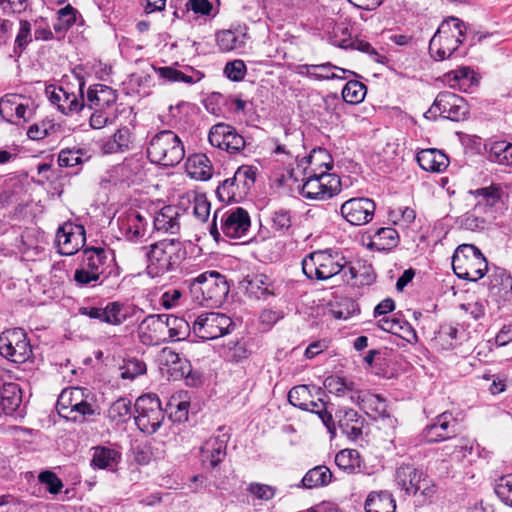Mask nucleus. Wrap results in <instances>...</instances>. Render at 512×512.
I'll return each instance as SVG.
<instances>
[{
    "mask_svg": "<svg viewBox=\"0 0 512 512\" xmlns=\"http://www.w3.org/2000/svg\"><path fill=\"white\" fill-rule=\"evenodd\" d=\"M340 428L347 434L357 436L361 432V421L358 413L353 409L339 411L336 414Z\"/></svg>",
    "mask_w": 512,
    "mask_h": 512,
    "instance_id": "obj_44",
    "label": "nucleus"
},
{
    "mask_svg": "<svg viewBox=\"0 0 512 512\" xmlns=\"http://www.w3.org/2000/svg\"><path fill=\"white\" fill-rule=\"evenodd\" d=\"M46 93L50 101L57 105L64 114L79 112L85 108L84 98H80L74 93H68L62 87L47 88Z\"/></svg>",
    "mask_w": 512,
    "mask_h": 512,
    "instance_id": "obj_22",
    "label": "nucleus"
},
{
    "mask_svg": "<svg viewBox=\"0 0 512 512\" xmlns=\"http://www.w3.org/2000/svg\"><path fill=\"white\" fill-rule=\"evenodd\" d=\"M465 32V23L456 17H449L442 21L430 40L431 56L440 61L449 58L463 42Z\"/></svg>",
    "mask_w": 512,
    "mask_h": 512,
    "instance_id": "obj_1",
    "label": "nucleus"
},
{
    "mask_svg": "<svg viewBox=\"0 0 512 512\" xmlns=\"http://www.w3.org/2000/svg\"><path fill=\"white\" fill-rule=\"evenodd\" d=\"M311 398L310 390L306 385L293 387L288 393L289 402L303 410Z\"/></svg>",
    "mask_w": 512,
    "mask_h": 512,
    "instance_id": "obj_53",
    "label": "nucleus"
},
{
    "mask_svg": "<svg viewBox=\"0 0 512 512\" xmlns=\"http://www.w3.org/2000/svg\"><path fill=\"white\" fill-rule=\"evenodd\" d=\"M228 435L211 437L204 442L201 447V458L203 462H209L212 467H216L226 456V447Z\"/></svg>",
    "mask_w": 512,
    "mask_h": 512,
    "instance_id": "obj_25",
    "label": "nucleus"
},
{
    "mask_svg": "<svg viewBox=\"0 0 512 512\" xmlns=\"http://www.w3.org/2000/svg\"><path fill=\"white\" fill-rule=\"evenodd\" d=\"M193 299L203 306H219L229 293L225 277L216 271L204 272L190 282Z\"/></svg>",
    "mask_w": 512,
    "mask_h": 512,
    "instance_id": "obj_2",
    "label": "nucleus"
},
{
    "mask_svg": "<svg viewBox=\"0 0 512 512\" xmlns=\"http://www.w3.org/2000/svg\"><path fill=\"white\" fill-rule=\"evenodd\" d=\"M147 155L153 163L173 167L182 161L185 150L177 134L164 130L150 140Z\"/></svg>",
    "mask_w": 512,
    "mask_h": 512,
    "instance_id": "obj_4",
    "label": "nucleus"
},
{
    "mask_svg": "<svg viewBox=\"0 0 512 512\" xmlns=\"http://www.w3.org/2000/svg\"><path fill=\"white\" fill-rule=\"evenodd\" d=\"M364 508L366 512H395L396 503L388 491H372L368 494Z\"/></svg>",
    "mask_w": 512,
    "mask_h": 512,
    "instance_id": "obj_34",
    "label": "nucleus"
},
{
    "mask_svg": "<svg viewBox=\"0 0 512 512\" xmlns=\"http://www.w3.org/2000/svg\"><path fill=\"white\" fill-rule=\"evenodd\" d=\"M161 369L167 368V373L172 377L184 375L183 361L171 348L165 347L161 350L159 357Z\"/></svg>",
    "mask_w": 512,
    "mask_h": 512,
    "instance_id": "obj_39",
    "label": "nucleus"
},
{
    "mask_svg": "<svg viewBox=\"0 0 512 512\" xmlns=\"http://www.w3.org/2000/svg\"><path fill=\"white\" fill-rule=\"evenodd\" d=\"M359 458V453L353 449H345L338 452L335 456V463L342 469L353 468Z\"/></svg>",
    "mask_w": 512,
    "mask_h": 512,
    "instance_id": "obj_59",
    "label": "nucleus"
},
{
    "mask_svg": "<svg viewBox=\"0 0 512 512\" xmlns=\"http://www.w3.org/2000/svg\"><path fill=\"white\" fill-rule=\"evenodd\" d=\"M232 320L222 313L208 312L202 313L193 322V333L200 339L212 340L226 333Z\"/></svg>",
    "mask_w": 512,
    "mask_h": 512,
    "instance_id": "obj_12",
    "label": "nucleus"
},
{
    "mask_svg": "<svg viewBox=\"0 0 512 512\" xmlns=\"http://www.w3.org/2000/svg\"><path fill=\"white\" fill-rule=\"evenodd\" d=\"M209 142L229 153L239 152L245 146L244 138L236 132L235 128L225 123H218L210 129Z\"/></svg>",
    "mask_w": 512,
    "mask_h": 512,
    "instance_id": "obj_17",
    "label": "nucleus"
},
{
    "mask_svg": "<svg viewBox=\"0 0 512 512\" xmlns=\"http://www.w3.org/2000/svg\"><path fill=\"white\" fill-rule=\"evenodd\" d=\"M323 384L330 393H335L337 395H344L347 391H354L352 382H348L345 379L334 375L327 377Z\"/></svg>",
    "mask_w": 512,
    "mask_h": 512,
    "instance_id": "obj_50",
    "label": "nucleus"
},
{
    "mask_svg": "<svg viewBox=\"0 0 512 512\" xmlns=\"http://www.w3.org/2000/svg\"><path fill=\"white\" fill-rule=\"evenodd\" d=\"M399 242L398 232L391 227L379 228L371 238L370 246L377 250H390Z\"/></svg>",
    "mask_w": 512,
    "mask_h": 512,
    "instance_id": "obj_38",
    "label": "nucleus"
},
{
    "mask_svg": "<svg viewBox=\"0 0 512 512\" xmlns=\"http://www.w3.org/2000/svg\"><path fill=\"white\" fill-rule=\"evenodd\" d=\"M85 230L82 225L64 223L56 233V244L62 255H74L85 244Z\"/></svg>",
    "mask_w": 512,
    "mask_h": 512,
    "instance_id": "obj_16",
    "label": "nucleus"
},
{
    "mask_svg": "<svg viewBox=\"0 0 512 512\" xmlns=\"http://www.w3.org/2000/svg\"><path fill=\"white\" fill-rule=\"evenodd\" d=\"M155 71L161 78L166 79L170 82H193L192 76L187 75L173 67H159L155 68Z\"/></svg>",
    "mask_w": 512,
    "mask_h": 512,
    "instance_id": "obj_55",
    "label": "nucleus"
},
{
    "mask_svg": "<svg viewBox=\"0 0 512 512\" xmlns=\"http://www.w3.org/2000/svg\"><path fill=\"white\" fill-rule=\"evenodd\" d=\"M346 261L344 257L332 250H319L310 253L302 261L304 274L310 279L326 280L344 272Z\"/></svg>",
    "mask_w": 512,
    "mask_h": 512,
    "instance_id": "obj_6",
    "label": "nucleus"
},
{
    "mask_svg": "<svg viewBox=\"0 0 512 512\" xmlns=\"http://www.w3.org/2000/svg\"><path fill=\"white\" fill-rule=\"evenodd\" d=\"M194 215L202 222H205L210 215V202L203 194H196L194 197Z\"/></svg>",
    "mask_w": 512,
    "mask_h": 512,
    "instance_id": "obj_61",
    "label": "nucleus"
},
{
    "mask_svg": "<svg viewBox=\"0 0 512 512\" xmlns=\"http://www.w3.org/2000/svg\"><path fill=\"white\" fill-rule=\"evenodd\" d=\"M489 160L501 165H512V144L505 141L491 143Z\"/></svg>",
    "mask_w": 512,
    "mask_h": 512,
    "instance_id": "obj_45",
    "label": "nucleus"
},
{
    "mask_svg": "<svg viewBox=\"0 0 512 512\" xmlns=\"http://www.w3.org/2000/svg\"><path fill=\"white\" fill-rule=\"evenodd\" d=\"M76 20V11L70 5L58 11L57 22L54 24V29L63 31L69 28Z\"/></svg>",
    "mask_w": 512,
    "mask_h": 512,
    "instance_id": "obj_58",
    "label": "nucleus"
},
{
    "mask_svg": "<svg viewBox=\"0 0 512 512\" xmlns=\"http://www.w3.org/2000/svg\"><path fill=\"white\" fill-rule=\"evenodd\" d=\"M271 228L278 233H285L291 227V218L287 211H275L269 221Z\"/></svg>",
    "mask_w": 512,
    "mask_h": 512,
    "instance_id": "obj_57",
    "label": "nucleus"
},
{
    "mask_svg": "<svg viewBox=\"0 0 512 512\" xmlns=\"http://www.w3.org/2000/svg\"><path fill=\"white\" fill-rule=\"evenodd\" d=\"M304 410L317 413L323 424L327 427L329 432L335 434V423L332 414L326 410L325 403L321 400L314 401L312 398L308 401Z\"/></svg>",
    "mask_w": 512,
    "mask_h": 512,
    "instance_id": "obj_48",
    "label": "nucleus"
},
{
    "mask_svg": "<svg viewBox=\"0 0 512 512\" xmlns=\"http://www.w3.org/2000/svg\"><path fill=\"white\" fill-rule=\"evenodd\" d=\"M250 228V217L243 208H232L221 215V229L227 237L241 238Z\"/></svg>",
    "mask_w": 512,
    "mask_h": 512,
    "instance_id": "obj_19",
    "label": "nucleus"
},
{
    "mask_svg": "<svg viewBox=\"0 0 512 512\" xmlns=\"http://www.w3.org/2000/svg\"><path fill=\"white\" fill-rule=\"evenodd\" d=\"M185 257L182 243L176 239H164L150 246L147 253L148 274L158 277L177 267Z\"/></svg>",
    "mask_w": 512,
    "mask_h": 512,
    "instance_id": "obj_3",
    "label": "nucleus"
},
{
    "mask_svg": "<svg viewBox=\"0 0 512 512\" xmlns=\"http://www.w3.org/2000/svg\"><path fill=\"white\" fill-rule=\"evenodd\" d=\"M0 354L15 363H23L32 354L26 332L21 328L9 329L0 335Z\"/></svg>",
    "mask_w": 512,
    "mask_h": 512,
    "instance_id": "obj_9",
    "label": "nucleus"
},
{
    "mask_svg": "<svg viewBox=\"0 0 512 512\" xmlns=\"http://www.w3.org/2000/svg\"><path fill=\"white\" fill-rule=\"evenodd\" d=\"M108 417L117 424L128 421L131 417V401L125 398L116 400L108 410Z\"/></svg>",
    "mask_w": 512,
    "mask_h": 512,
    "instance_id": "obj_47",
    "label": "nucleus"
},
{
    "mask_svg": "<svg viewBox=\"0 0 512 512\" xmlns=\"http://www.w3.org/2000/svg\"><path fill=\"white\" fill-rule=\"evenodd\" d=\"M36 110L34 101L21 94H6L0 99V114L11 123L27 122Z\"/></svg>",
    "mask_w": 512,
    "mask_h": 512,
    "instance_id": "obj_11",
    "label": "nucleus"
},
{
    "mask_svg": "<svg viewBox=\"0 0 512 512\" xmlns=\"http://www.w3.org/2000/svg\"><path fill=\"white\" fill-rule=\"evenodd\" d=\"M256 171L252 166L243 165L237 169L234 174V180L237 186L242 185L248 188L255 181Z\"/></svg>",
    "mask_w": 512,
    "mask_h": 512,
    "instance_id": "obj_60",
    "label": "nucleus"
},
{
    "mask_svg": "<svg viewBox=\"0 0 512 512\" xmlns=\"http://www.w3.org/2000/svg\"><path fill=\"white\" fill-rule=\"evenodd\" d=\"M103 322L112 325H119L126 319V314L123 312V305L118 302L109 303L103 308Z\"/></svg>",
    "mask_w": 512,
    "mask_h": 512,
    "instance_id": "obj_51",
    "label": "nucleus"
},
{
    "mask_svg": "<svg viewBox=\"0 0 512 512\" xmlns=\"http://www.w3.org/2000/svg\"><path fill=\"white\" fill-rule=\"evenodd\" d=\"M417 161L420 167L429 172H442L449 165L446 154L438 149H424L417 154Z\"/></svg>",
    "mask_w": 512,
    "mask_h": 512,
    "instance_id": "obj_30",
    "label": "nucleus"
},
{
    "mask_svg": "<svg viewBox=\"0 0 512 512\" xmlns=\"http://www.w3.org/2000/svg\"><path fill=\"white\" fill-rule=\"evenodd\" d=\"M474 80V72L468 67H462L444 75L443 81L452 88L466 90Z\"/></svg>",
    "mask_w": 512,
    "mask_h": 512,
    "instance_id": "obj_42",
    "label": "nucleus"
},
{
    "mask_svg": "<svg viewBox=\"0 0 512 512\" xmlns=\"http://www.w3.org/2000/svg\"><path fill=\"white\" fill-rule=\"evenodd\" d=\"M187 174L195 180H208L212 176V164L205 154H194L190 156L186 163Z\"/></svg>",
    "mask_w": 512,
    "mask_h": 512,
    "instance_id": "obj_33",
    "label": "nucleus"
},
{
    "mask_svg": "<svg viewBox=\"0 0 512 512\" xmlns=\"http://www.w3.org/2000/svg\"><path fill=\"white\" fill-rule=\"evenodd\" d=\"M154 227L157 231L175 234L180 229L179 211L174 206H165L154 217Z\"/></svg>",
    "mask_w": 512,
    "mask_h": 512,
    "instance_id": "obj_32",
    "label": "nucleus"
},
{
    "mask_svg": "<svg viewBox=\"0 0 512 512\" xmlns=\"http://www.w3.org/2000/svg\"><path fill=\"white\" fill-rule=\"evenodd\" d=\"M332 473L326 466H316L309 470L302 479L305 488H315L327 485L331 481Z\"/></svg>",
    "mask_w": 512,
    "mask_h": 512,
    "instance_id": "obj_43",
    "label": "nucleus"
},
{
    "mask_svg": "<svg viewBox=\"0 0 512 512\" xmlns=\"http://www.w3.org/2000/svg\"><path fill=\"white\" fill-rule=\"evenodd\" d=\"M116 100V92L111 87L97 84L88 89L84 104L90 110L112 111Z\"/></svg>",
    "mask_w": 512,
    "mask_h": 512,
    "instance_id": "obj_21",
    "label": "nucleus"
},
{
    "mask_svg": "<svg viewBox=\"0 0 512 512\" xmlns=\"http://www.w3.org/2000/svg\"><path fill=\"white\" fill-rule=\"evenodd\" d=\"M366 95V87L359 81H349L342 90L343 100L350 104L361 102Z\"/></svg>",
    "mask_w": 512,
    "mask_h": 512,
    "instance_id": "obj_49",
    "label": "nucleus"
},
{
    "mask_svg": "<svg viewBox=\"0 0 512 512\" xmlns=\"http://www.w3.org/2000/svg\"><path fill=\"white\" fill-rule=\"evenodd\" d=\"M94 403V395L89 389L70 387L61 392L56 408L61 417L78 421L86 415L94 414Z\"/></svg>",
    "mask_w": 512,
    "mask_h": 512,
    "instance_id": "obj_5",
    "label": "nucleus"
},
{
    "mask_svg": "<svg viewBox=\"0 0 512 512\" xmlns=\"http://www.w3.org/2000/svg\"><path fill=\"white\" fill-rule=\"evenodd\" d=\"M452 267L459 278L470 281L481 279L488 270L486 258L477 247L471 244H462L456 248Z\"/></svg>",
    "mask_w": 512,
    "mask_h": 512,
    "instance_id": "obj_7",
    "label": "nucleus"
},
{
    "mask_svg": "<svg viewBox=\"0 0 512 512\" xmlns=\"http://www.w3.org/2000/svg\"><path fill=\"white\" fill-rule=\"evenodd\" d=\"M342 216L352 225L370 222L375 213V203L368 198H352L341 206Z\"/></svg>",
    "mask_w": 512,
    "mask_h": 512,
    "instance_id": "obj_18",
    "label": "nucleus"
},
{
    "mask_svg": "<svg viewBox=\"0 0 512 512\" xmlns=\"http://www.w3.org/2000/svg\"><path fill=\"white\" fill-rule=\"evenodd\" d=\"M475 196L474 213L494 217L497 211H501L505 204V195L499 185H490L475 191H470Z\"/></svg>",
    "mask_w": 512,
    "mask_h": 512,
    "instance_id": "obj_15",
    "label": "nucleus"
},
{
    "mask_svg": "<svg viewBox=\"0 0 512 512\" xmlns=\"http://www.w3.org/2000/svg\"><path fill=\"white\" fill-rule=\"evenodd\" d=\"M301 166H304V175L329 174L331 169L330 155L325 149L313 150L307 158L302 160Z\"/></svg>",
    "mask_w": 512,
    "mask_h": 512,
    "instance_id": "obj_29",
    "label": "nucleus"
},
{
    "mask_svg": "<svg viewBox=\"0 0 512 512\" xmlns=\"http://www.w3.org/2000/svg\"><path fill=\"white\" fill-rule=\"evenodd\" d=\"M36 110L34 101L21 94H6L0 99V114L11 123L27 122Z\"/></svg>",
    "mask_w": 512,
    "mask_h": 512,
    "instance_id": "obj_10",
    "label": "nucleus"
},
{
    "mask_svg": "<svg viewBox=\"0 0 512 512\" xmlns=\"http://www.w3.org/2000/svg\"><path fill=\"white\" fill-rule=\"evenodd\" d=\"M138 415L135 421L140 430L153 434L160 428L165 415L157 395L147 394L140 396L135 403Z\"/></svg>",
    "mask_w": 512,
    "mask_h": 512,
    "instance_id": "obj_8",
    "label": "nucleus"
},
{
    "mask_svg": "<svg viewBox=\"0 0 512 512\" xmlns=\"http://www.w3.org/2000/svg\"><path fill=\"white\" fill-rule=\"evenodd\" d=\"M92 153L80 147L62 149L58 155V163L61 167H75L88 161Z\"/></svg>",
    "mask_w": 512,
    "mask_h": 512,
    "instance_id": "obj_37",
    "label": "nucleus"
},
{
    "mask_svg": "<svg viewBox=\"0 0 512 512\" xmlns=\"http://www.w3.org/2000/svg\"><path fill=\"white\" fill-rule=\"evenodd\" d=\"M224 72L233 81H240L246 73V66L242 60H234L226 64Z\"/></svg>",
    "mask_w": 512,
    "mask_h": 512,
    "instance_id": "obj_64",
    "label": "nucleus"
},
{
    "mask_svg": "<svg viewBox=\"0 0 512 512\" xmlns=\"http://www.w3.org/2000/svg\"><path fill=\"white\" fill-rule=\"evenodd\" d=\"M466 114L464 100L452 92H441L426 113L427 118L442 116L446 119L459 120Z\"/></svg>",
    "mask_w": 512,
    "mask_h": 512,
    "instance_id": "obj_14",
    "label": "nucleus"
},
{
    "mask_svg": "<svg viewBox=\"0 0 512 512\" xmlns=\"http://www.w3.org/2000/svg\"><path fill=\"white\" fill-rule=\"evenodd\" d=\"M131 143V134L128 128L119 129L108 141L103 145V151L106 154L116 153L128 148Z\"/></svg>",
    "mask_w": 512,
    "mask_h": 512,
    "instance_id": "obj_46",
    "label": "nucleus"
},
{
    "mask_svg": "<svg viewBox=\"0 0 512 512\" xmlns=\"http://www.w3.org/2000/svg\"><path fill=\"white\" fill-rule=\"evenodd\" d=\"M92 450L91 465L93 467L112 472L116 471L122 459L121 452L118 449L108 446H96Z\"/></svg>",
    "mask_w": 512,
    "mask_h": 512,
    "instance_id": "obj_28",
    "label": "nucleus"
},
{
    "mask_svg": "<svg viewBox=\"0 0 512 512\" xmlns=\"http://www.w3.org/2000/svg\"><path fill=\"white\" fill-rule=\"evenodd\" d=\"M379 326L381 329L393 334H400L401 332L411 330L407 322L400 321L398 318H383L380 320Z\"/></svg>",
    "mask_w": 512,
    "mask_h": 512,
    "instance_id": "obj_63",
    "label": "nucleus"
},
{
    "mask_svg": "<svg viewBox=\"0 0 512 512\" xmlns=\"http://www.w3.org/2000/svg\"><path fill=\"white\" fill-rule=\"evenodd\" d=\"M344 280L353 286L370 285L374 281V274L369 266L359 265V268L350 266L344 270Z\"/></svg>",
    "mask_w": 512,
    "mask_h": 512,
    "instance_id": "obj_41",
    "label": "nucleus"
},
{
    "mask_svg": "<svg viewBox=\"0 0 512 512\" xmlns=\"http://www.w3.org/2000/svg\"><path fill=\"white\" fill-rule=\"evenodd\" d=\"M107 263V253L102 248H90L84 250L82 265L86 269L95 272L98 276L104 273Z\"/></svg>",
    "mask_w": 512,
    "mask_h": 512,
    "instance_id": "obj_36",
    "label": "nucleus"
},
{
    "mask_svg": "<svg viewBox=\"0 0 512 512\" xmlns=\"http://www.w3.org/2000/svg\"><path fill=\"white\" fill-rule=\"evenodd\" d=\"M398 485L409 494H416L425 484L423 473L412 465H402L396 471Z\"/></svg>",
    "mask_w": 512,
    "mask_h": 512,
    "instance_id": "obj_27",
    "label": "nucleus"
},
{
    "mask_svg": "<svg viewBox=\"0 0 512 512\" xmlns=\"http://www.w3.org/2000/svg\"><path fill=\"white\" fill-rule=\"evenodd\" d=\"M302 194L309 199H327L340 191V179L334 174L304 175Z\"/></svg>",
    "mask_w": 512,
    "mask_h": 512,
    "instance_id": "obj_13",
    "label": "nucleus"
},
{
    "mask_svg": "<svg viewBox=\"0 0 512 512\" xmlns=\"http://www.w3.org/2000/svg\"><path fill=\"white\" fill-rule=\"evenodd\" d=\"M167 340H183L190 334V325L187 320L173 315L165 314Z\"/></svg>",
    "mask_w": 512,
    "mask_h": 512,
    "instance_id": "obj_40",
    "label": "nucleus"
},
{
    "mask_svg": "<svg viewBox=\"0 0 512 512\" xmlns=\"http://www.w3.org/2000/svg\"><path fill=\"white\" fill-rule=\"evenodd\" d=\"M351 400L358 403L371 417L377 418L387 415L386 401L378 395L358 392L356 396H351Z\"/></svg>",
    "mask_w": 512,
    "mask_h": 512,
    "instance_id": "obj_31",
    "label": "nucleus"
},
{
    "mask_svg": "<svg viewBox=\"0 0 512 512\" xmlns=\"http://www.w3.org/2000/svg\"><path fill=\"white\" fill-rule=\"evenodd\" d=\"M21 403V390L15 383L4 384L0 389V410L12 414Z\"/></svg>",
    "mask_w": 512,
    "mask_h": 512,
    "instance_id": "obj_35",
    "label": "nucleus"
},
{
    "mask_svg": "<svg viewBox=\"0 0 512 512\" xmlns=\"http://www.w3.org/2000/svg\"><path fill=\"white\" fill-rule=\"evenodd\" d=\"M39 481L45 485L46 489L52 493L57 494L63 488L62 481L57 477V475L51 471H44L39 475Z\"/></svg>",
    "mask_w": 512,
    "mask_h": 512,
    "instance_id": "obj_62",
    "label": "nucleus"
},
{
    "mask_svg": "<svg viewBox=\"0 0 512 512\" xmlns=\"http://www.w3.org/2000/svg\"><path fill=\"white\" fill-rule=\"evenodd\" d=\"M497 496L508 506H512V474L499 478L495 485Z\"/></svg>",
    "mask_w": 512,
    "mask_h": 512,
    "instance_id": "obj_52",
    "label": "nucleus"
},
{
    "mask_svg": "<svg viewBox=\"0 0 512 512\" xmlns=\"http://www.w3.org/2000/svg\"><path fill=\"white\" fill-rule=\"evenodd\" d=\"M146 372V365L138 359H129L121 367V378L133 380Z\"/></svg>",
    "mask_w": 512,
    "mask_h": 512,
    "instance_id": "obj_54",
    "label": "nucleus"
},
{
    "mask_svg": "<svg viewBox=\"0 0 512 512\" xmlns=\"http://www.w3.org/2000/svg\"><path fill=\"white\" fill-rule=\"evenodd\" d=\"M138 333L145 345H159L167 341L165 314L147 316L140 323Z\"/></svg>",
    "mask_w": 512,
    "mask_h": 512,
    "instance_id": "obj_20",
    "label": "nucleus"
},
{
    "mask_svg": "<svg viewBox=\"0 0 512 512\" xmlns=\"http://www.w3.org/2000/svg\"><path fill=\"white\" fill-rule=\"evenodd\" d=\"M456 419L452 413L444 412L439 415L435 422L425 430V438L428 442L444 440L456 433Z\"/></svg>",
    "mask_w": 512,
    "mask_h": 512,
    "instance_id": "obj_24",
    "label": "nucleus"
},
{
    "mask_svg": "<svg viewBox=\"0 0 512 512\" xmlns=\"http://www.w3.org/2000/svg\"><path fill=\"white\" fill-rule=\"evenodd\" d=\"M147 220L137 211L130 210L119 218L120 229L129 240H139L147 234Z\"/></svg>",
    "mask_w": 512,
    "mask_h": 512,
    "instance_id": "obj_26",
    "label": "nucleus"
},
{
    "mask_svg": "<svg viewBox=\"0 0 512 512\" xmlns=\"http://www.w3.org/2000/svg\"><path fill=\"white\" fill-rule=\"evenodd\" d=\"M217 44L222 51H232L241 46L242 41H239L237 35L230 31L224 30L217 34Z\"/></svg>",
    "mask_w": 512,
    "mask_h": 512,
    "instance_id": "obj_56",
    "label": "nucleus"
},
{
    "mask_svg": "<svg viewBox=\"0 0 512 512\" xmlns=\"http://www.w3.org/2000/svg\"><path fill=\"white\" fill-rule=\"evenodd\" d=\"M489 295L496 302L512 301V277L504 270H496L489 276Z\"/></svg>",
    "mask_w": 512,
    "mask_h": 512,
    "instance_id": "obj_23",
    "label": "nucleus"
}]
</instances>
